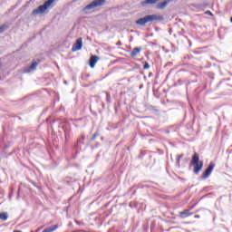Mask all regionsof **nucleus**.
<instances>
[{
  "label": "nucleus",
  "instance_id": "26",
  "mask_svg": "<svg viewBox=\"0 0 232 232\" xmlns=\"http://www.w3.org/2000/svg\"><path fill=\"white\" fill-rule=\"evenodd\" d=\"M14 232H23V231H21V230H14Z\"/></svg>",
  "mask_w": 232,
  "mask_h": 232
},
{
  "label": "nucleus",
  "instance_id": "22",
  "mask_svg": "<svg viewBox=\"0 0 232 232\" xmlns=\"http://www.w3.org/2000/svg\"><path fill=\"white\" fill-rule=\"evenodd\" d=\"M84 139H85V138H84V136H82V139H81V140H78V141H77V142H78V144H79L80 142H82V140H84Z\"/></svg>",
  "mask_w": 232,
  "mask_h": 232
},
{
  "label": "nucleus",
  "instance_id": "18",
  "mask_svg": "<svg viewBox=\"0 0 232 232\" xmlns=\"http://www.w3.org/2000/svg\"><path fill=\"white\" fill-rule=\"evenodd\" d=\"M64 135H65V140H68V139L70 137V133L68 132L67 130H64Z\"/></svg>",
  "mask_w": 232,
  "mask_h": 232
},
{
  "label": "nucleus",
  "instance_id": "5",
  "mask_svg": "<svg viewBox=\"0 0 232 232\" xmlns=\"http://www.w3.org/2000/svg\"><path fill=\"white\" fill-rule=\"evenodd\" d=\"M213 169H215V163L210 162L206 170L202 174V179L206 180V179L209 178V175L213 172Z\"/></svg>",
  "mask_w": 232,
  "mask_h": 232
},
{
  "label": "nucleus",
  "instance_id": "7",
  "mask_svg": "<svg viewBox=\"0 0 232 232\" xmlns=\"http://www.w3.org/2000/svg\"><path fill=\"white\" fill-rule=\"evenodd\" d=\"M39 66V62H33L32 64L25 69L26 73H30V72H34Z\"/></svg>",
  "mask_w": 232,
  "mask_h": 232
},
{
  "label": "nucleus",
  "instance_id": "21",
  "mask_svg": "<svg viewBox=\"0 0 232 232\" xmlns=\"http://www.w3.org/2000/svg\"><path fill=\"white\" fill-rule=\"evenodd\" d=\"M76 224H77L78 226H84V223H83V222H81V221H76Z\"/></svg>",
  "mask_w": 232,
  "mask_h": 232
},
{
  "label": "nucleus",
  "instance_id": "3",
  "mask_svg": "<svg viewBox=\"0 0 232 232\" xmlns=\"http://www.w3.org/2000/svg\"><path fill=\"white\" fill-rule=\"evenodd\" d=\"M55 0H47L44 5H39L36 9H34L32 12L33 15H39V14H45V12L53 5Z\"/></svg>",
  "mask_w": 232,
  "mask_h": 232
},
{
  "label": "nucleus",
  "instance_id": "6",
  "mask_svg": "<svg viewBox=\"0 0 232 232\" xmlns=\"http://www.w3.org/2000/svg\"><path fill=\"white\" fill-rule=\"evenodd\" d=\"M82 48V38H78L76 42L73 44L72 52H79Z\"/></svg>",
  "mask_w": 232,
  "mask_h": 232
},
{
  "label": "nucleus",
  "instance_id": "20",
  "mask_svg": "<svg viewBox=\"0 0 232 232\" xmlns=\"http://www.w3.org/2000/svg\"><path fill=\"white\" fill-rule=\"evenodd\" d=\"M205 14H206L207 15H211V16H213V13H211V11H206Z\"/></svg>",
  "mask_w": 232,
  "mask_h": 232
},
{
  "label": "nucleus",
  "instance_id": "25",
  "mask_svg": "<svg viewBox=\"0 0 232 232\" xmlns=\"http://www.w3.org/2000/svg\"><path fill=\"white\" fill-rule=\"evenodd\" d=\"M194 218H200V216L196 215Z\"/></svg>",
  "mask_w": 232,
  "mask_h": 232
},
{
  "label": "nucleus",
  "instance_id": "11",
  "mask_svg": "<svg viewBox=\"0 0 232 232\" xmlns=\"http://www.w3.org/2000/svg\"><path fill=\"white\" fill-rule=\"evenodd\" d=\"M191 215H193V213H191L189 209H185L179 213L180 218H188V217H191Z\"/></svg>",
  "mask_w": 232,
  "mask_h": 232
},
{
  "label": "nucleus",
  "instance_id": "23",
  "mask_svg": "<svg viewBox=\"0 0 232 232\" xmlns=\"http://www.w3.org/2000/svg\"><path fill=\"white\" fill-rule=\"evenodd\" d=\"M117 46H122V42H121V41H119V42H117Z\"/></svg>",
  "mask_w": 232,
  "mask_h": 232
},
{
  "label": "nucleus",
  "instance_id": "2",
  "mask_svg": "<svg viewBox=\"0 0 232 232\" xmlns=\"http://www.w3.org/2000/svg\"><path fill=\"white\" fill-rule=\"evenodd\" d=\"M153 21H162V16L157 14H148L145 15L143 18H140L136 21V24L140 26H144L147 23H151Z\"/></svg>",
  "mask_w": 232,
  "mask_h": 232
},
{
  "label": "nucleus",
  "instance_id": "15",
  "mask_svg": "<svg viewBox=\"0 0 232 232\" xmlns=\"http://www.w3.org/2000/svg\"><path fill=\"white\" fill-rule=\"evenodd\" d=\"M5 30H8V24H4L0 26V34H3L4 32H5Z\"/></svg>",
  "mask_w": 232,
  "mask_h": 232
},
{
  "label": "nucleus",
  "instance_id": "16",
  "mask_svg": "<svg viewBox=\"0 0 232 232\" xmlns=\"http://www.w3.org/2000/svg\"><path fill=\"white\" fill-rule=\"evenodd\" d=\"M97 137H99V132H95L92 137L91 138V140L93 141L97 139Z\"/></svg>",
  "mask_w": 232,
  "mask_h": 232
},
{
  "label": "nucleus",
  "instance_id": "10",
  "mask_svg": "<svg viewBox=\"0 0 232 232\" xmlns=\"http://www.w3.org/2000/svg\"><path fill=\"white\" fill-rule=\"evenodd\" d=\"M171 1L173 0H165L164 2L158 4L156 8H158V10H164V8H166V6H168V4L171 3Z\"/></svg>",
  "mask_w": 232,
  "mask_h": 232
},
{
  "label": "nucleus",
  "instance_id": "14",
  "mask_svg": "<svg viewBox=\"0 0 232 232\" xmlns=\"http://www.w3.org/2000/svg\"><path fill=\"white\" fill-rule=\"evenodd\" d=\"M0 220H3V222H6V220H8V213H0Z\"/></svg>",
  "mask_w": 232,
  "mask_h": 232
},
{
  "label": "nucleus",
  "instance_id": "13",
  "mask_svg": "<svg viewBox=\"0 0 232 232\" xmlns=\"http://www.w3.org/2000/svg\"><path fill=\"white\" fill-rule=\"evenodd\" d=\"M59 226L58 225H54L53 227H49L43 230V232H53L55 231L56 229H58Z\"/></svg>",
  "mask_w": 232,
  "mask_h": 232
},
{
  "label": "nucleus",
  "instance_id": "1",
  "mask_svg": "<svg viewBox=\"0 0 232 232\" xmlns=\"http://www.w3.org/2000/svg\"><path fill=\"white\" fill-rule=\"evenodd\" d=\"M190 164L194 166L195 175H198V173H200V171L202 170V168H204V161H200V158L198 156V153L197 152H195L192 156Z\"/></svg>",
  "mask_w": 232,
  "mask_h": 232
},
{
  "label": "nucleus",
  "instance_id": "12",
  "mask_svg": "<svg viewBox=\"0 0 232 232\" xmlns=\"http://www.w3.org/2000/svg\"><path fill=\"white\" fill-rule=\"evenodd\" d=\"M160 0H144L141 2V6H145V5H157Z\"/></svg>",
  "mask_w": 232,
  "mask_h": 232
},
{
  "label": "nucleus",
  "instance_id": "9",
  "mask_svg": "<svg viewBox=\"0 0 232 232\" xmlns=\"http://www.w3.org/2000/svg\"><path fill=\"white\" fill-rule=\"evenodd\" d=\"M140 52H142V48L140 47L133 48L132 51L130 52V57H132V59H134V57H138Z\"/></svg>",
  "mask_w": 232,
  "mask_h": 232
},
{
  "label": "nucleus",
  "instance_id": "19",
  "mask_svg": "<svg viewBox=\"0 0 232 232\" xmlns=\"http://www.w3.org/2000/svg\"><path fill=\"white\" fill-rule=\"evenodd\" d=\"M183 157H184V154H181V155L177 157V163L178 164L180 162V159H182Z\"/></svg>",
  "mask_w": 232,
  "mask_h": 232
},
{
  "label": "nucleus",
  "instance_id": "4",
  "mask_svg": "<svg viewBox=\"0 0 232 232\" xmlns=\"http://www.w3.org/2000/svg\"><path fill=\"white\" fill-rule=\"evenodd\" d=\"M105 3L106 0H93L82 9V12L83 14H88V10H93V8H97V6H102Z\"/></svg>",
  "mask_w": 232,
  "mask_h": 232
},
{
  "label": "nucleus",
  "instance_id": "8",
  "mask_svg": "<svg viewBox=\"0 0 232 232\" xmlns=\"http://www.w3.org/2000/svg\"><path fill=\"white\" fill-rule=\"evenodd\" d=\"M97 61H99V56L97 55H92L89 60V64L91 68H95V64H97Z\"/></svg>",
  "mask_w": 232,
  "mask_h": 232
},
{
  "label": "nucleus",
  "instance_id": "24",
  "mask_svg": "<svg viewBox=\"0 0 232 232\" xmlns=\"http://www.w3.org/2000/svg\"><path fill=\"white\" fill-rule=\"evenodd\" d=\"M107 101L110 102V93H107Z\"/></svg>",
  "mask_w": 232,
  "mask_h": 232
},
{
  "label": "nucleus",
  "instance_id": "17",
  "mask_svg": "<svg viewBox=\"0 0 232 232\" xmlns=\"http://www.w3.org/2000/svg\"><path fill=\"white\" fill-rule=\"evenodd\" d=\"M143 70H150V63H148V62L144 63Z\"/></svg>",
  "mask_w": 232,
  "mask_h": 232
}]
</instances>
